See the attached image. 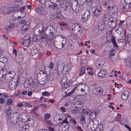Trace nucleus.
Instances as JSON below:
<instances>
[{
  "mask_svg": "<svg viewBox=\"0 0 131 131\" xmlns=\"http://www.w3.org/2000/svg\"><path fill=\"white\" fill-rule=\"evenodd\" d=\"M60 30L62 31L66 28L67 24L65 23H62L59 24Z\"/></svg>",
  "mask_w": 131,
  "mask_h": 131,
  "instance_id": "obj_26",
  "label": "nucleus"
},
{
  "mask_svg": "<svg viewBox=\"0 0 131 131\" xmlns=\"http://www.w3.org/2000/svg\"><path fill=\"white\" fill-rule=\"evenodd\" d=\"M7 75L10 78V80H12L15 77V73L13 71H9L7 73H6Z\"/></svg>",
  "mask_w": 131,
  "mask_h": 131,
  "instance_id": "obj_18",
  "label": "nucleus"
},
{
  "mask_svg": "<svg viewBox=\"0 0 131 131\" xmlns=\"http://www.w3.org/2000/svg\"><path fill=\"white\" fill-rule=\"evenodd\" d=\"M70 84L71 82L67 80L66 83L64 85L65 86H69L70 85Z\"/></svg>",
  "mask_w": 131,
  "mask_h": 131,
  "instance_id": "obj_52",
  "label": "nucleus"
},
{
  "mask_svg": "<svg viewBox=\"0 0 131 131\" xmlns=\"http://www.w3.org/2000/svg\"><path fill=\"white\" fill-rule=\"evenodd\" d=\"M102 12V9L101 7L99 5L97 6L96 8L95 9L93 12V14L94 16L97 17L101 15Z\"/></svg>",
  "mask_w": 131,
  "mask_h": 131,
  "instance_id": "obj_7",
  "label": "nucleus"
},
{
  "mask_svg": "<svg viewBox=\"0 0 131 131\" xmlns=\"http://www.w3.org/2000/svg\"><path fill=\"white\" fill-rule=\"evenodd\" d=\"M51 117V115L49 113H46L44 114V117L45 119H48Z\"/></svg>",
  "mask_w": 131,
  "mask_h": 131,
  "instance_id": "obj_37",
  "label": "nucleus"
},
{
  "mask_svg": "<svg viewBox=\"0 0 131 131\" xmlns=\"http://www.w3.org/2000/svg\"><path fill=\"white\" fill-rule=\"evenodd\" d=\"M34 80H32V82H31V86H30V89L32 91L34 90L36 88V85L37 83V82L34 81Z\"/></svg>",
  "mask_w": 131,
  "mask_h": 131,
  "instance_id": "obj_20",
  "label": "nucleus"
},
{
  "mask_svg": "<svg viewBox=\"0 0 131 131\" xmlns=\"http://www.w3.org/2000/svg\"><path fill=\"white\" fill-rule=\"evenodd\" d=\"M75 88H74V89L72 90L71 91L69 92H68V93H66L67 95L68 96H70L73 94L75 92Z\"/></svg>",
  "mask_w": 131,
  "mask_h": 131,
  "instance_id": "obj_36",
  "label": "nucleus"
},
{
  "mask_svg": "<svg viewBox=\"0 0 131 131\" xmlns=\"http://www.w3.org/2000/svg\"><path fill=\"white\" fill-rule=\"evenodd\" d=\"M98 28L101 30L103 31L105 28L106 26L104 23H103L102 21H101L98 24Z\"/></svg>",
  "mask_w": 131,
  "mask_h": 131,
  "instance_id": "obj_15",
  "label": "nucleus"
},
{
  "mask_svg": "<svg viewBox=\"0 0 131 131\" xmlns=\"http://www.w3.org/2000/svg\"><path fill=\"white\" fill-rule=\"evenodd\" d=\"M120 22L118 24V25L119 26H120L122 24L125 22V20H120Z\"/></svg>",
  "mask_w": 131,
  "mask_h": 131,
  "instance_id": "obj_61",
  "label": "nucleus"
},
{
  "mask_svg": "<svg viewBox=\"0 0 131 131\" xmlns=\"http://www.w3.org/2000/svg\"><path fill=\"white\" fill-rule=\"evenodd\" d=\"M68 80V77L66 75L63 76L60 79V82L62 85H64Z\"/></svg>",
  "mask_w": 131,
  "mask_h": 131,
  "instance_id": "obj_14",
  "label": "nucleus"
},
{
  "mask_svg": "<svg viewBox=\"0 0 131 131\" xmlns=\"http://www.w3.org/2000/svg\"><path fill=\"white\" fill-rule=\"evenodd\" d=\"M61 127L62 128L61 131H68V129H66L65 126L64 125L61 126Z\"/></svg>",
  "mask_w": 131,
  "mask_h": 131,
  "instance_id": "obj_48",
  "label": "nucleus"
},
{
  "mask_svg": "<svg viewBox=\"0 0 131 131\" xmlns=\"http://www.w3.org/2000/svg\"><path fill=\"white\" fill-rule=\"evenodd\" d=\"M103 89L100 87L95 88L92 90V93L95 95L100 96L103 93Z\"/></svg>",
  "mask_w": 131,
  "mask_h": 131,
  "instance_id": "obj_6",
  "label": "nucleus"
},
{
  "mask_svg": "<svg viewBox=\"0 0 131 131\" xmlns=\"http://www.w3.org/2000/svg\"><path fill=\"white\" fill-rule=\"evenodd\" d=\"M43 31L44 32L46 31L45 34L48 36L47 38L48 39L51 40L53 38L54 33L55 31V30L51 25H50L47 27L46 28H44L43 27H42V29Z\"/></svg>",
  "mask_w": 131,
  "mask_h": 131,
  "instance_id": "obj_2",
  "label": "nucleus"
},
{
  "mask_svg": "<svg viewBox=\"0 0 131 131\" xmlns=\"http://www.w3.org/2000/svg\"><path fill=\"white\" fill-rule=\"evenodd\" d=\"M37 10L39 14H43L44 13V11L43 10V7L40 6L38 9Z\"/></svg>",
  "mask_w": 131,
  "mask_h": 131,
  "instance_id": "obj_27",
  "label": "nucleus"
},
{
  "mask_svg": "<svg viewBox=\"0 0 131 131\" xmlns=\"http://www.w3.org/2000/svg\"><path fill=\"white\" fill-rule=\"evenodd\" d=\"M127 41L129 44L131 45V36H129L128 35L127 36Z\"/></svg>",
  "mask_w": 131,
  "mask_h": 131,
  "instance_id": "obj_43",
  "label": "nucleus"
},
{
  "mask_svg": "<svg viewBox=\"0 0 131 131\" xmlns=\"http://www.w3.org/2000/svg\"><path fill=\"white\" fill-rule=\"evenodd\" d=\"M96 5V3H94L93 4L92 3H91V8H93Z\"/></svg>",
  "mask_w": 131,
  "mask_h": 131,
  "instance_id": "obj_60",
  "label": "nucleus"
},
{
  "mask_svg": "<svg viewBox=\"0 0 131 131\" xmlns=\"http://www.w3.org/2000/svg\"><path fill=\"white\" fill-rule=\"evenodd\" d=\"M99 113V111L97 109H94L91 113V131H101L102 125L98 126L99 122L95 118Z\"/></svg>",
  "mask_w": 131,
  "mask_h": 131,
  "instance_id": "obj_1",
  "label": "nucleus"
},
{
  "mask_svg": "<svg viewBox=\"0 0 131 131\" xmlns=\"http://www.w3.org/2000/svg\"><path fill=\"white\" fill-rule=\"evenodd\" d=\"M62 123H66L67 124L68 123V122L67 121V118H65L63 121L62 122Z\"/></svg>",
  "mask_w": 131,
  "mask_h": 131,
  "instance_id": "obj_56",
  "label": "nucleus"
},
{
  "mask_svg": "<svg viewBox=\"0 0 131 131\" xmlns=\"http://www.w3.org/2000/svg\"><path fill=\"white\" fill-rule=\"evenodd\" d=\"M53 63L52 62H50L48 66L49 69V71H50V70H51L53 68Z\"/></svg>",
  "mask_w": 131,
  "mask_h": 131,
  "instance_id": "obj_41",
  "label": "nucleus"
},
{
  "mask_svg": "<svg viewBox=\"0 0 131 131\" xmlns=\"http://www.w3.org/2000/svg\"><path fill=\"white\" fill-rule=\"evenodd\" d=\"M17 106L18 107H21L24 106V104L23 103H20L17 104Z\"/></svg>",
  "mask_w": 131,
  "mask_h": 131,
  "instance_id": "obj_55",
  "label": "nucleus"
},
{
  "mask_svg": "<svg viewBox=\"0 0 131 131\" xmlns=\"http://www.w3.org/2000/svg\"><path fill=\"white\" fill-rule=\"evenodd\" d=\"M124 126L125 127L128 129L129 131H131V128L129 126L126 124H124Z\"/></svg>",
  "mask_w": 131,
  "mask_h": 131,
  "instance_id": "obj_54",
  "label": "nucleus"
},
{
  "mask_svg": "<svg viewBox=\"0 0 131 131\" xmlns=\"http://www.w3.org/2000/svg\"><path fill=\"white\" fill-rule=\"evenodd\" d=\"M108 5V3L107 2H106L105 3L103 4V6L105 8H108L109 6H108L107 5Z\"/></svg>",
  "mask_w": 131,
  "mask_h": 131,
  "instance_id": "obj_57",
  "label": "nucleus"
},
{
  "mask_svg": "<svg viewBox=\"0 0 131 131\" xmlns=\"http://www.w3.org/2000/svg\"><path fill=\"white\" fill-rule=\"evenodd\" d=\"M72 65L71 64L69 63L66 65L64 66V68L66 69V71H69L72 68Z\"/></svg>",
  "mask_w": 131,
  "mask_h": 131,
  "instance_id": "obj_28",
  "label": "nucleus"
},
{
  "mask_svg": "<svg viewBox=\"0 0 131 131\" xmlns=\"http://www.w3.org/2000/svg\"><path fill=\"white\" fill-rule=\"evenodd\" d=\"M23 114L22 113L21 115H19L17 113L12 114L10 118L11 123L13 124H15L18 122H21L23 120L22 116Z\"/></svg>",
  "mask_w": 131,
  "mask_h": 131,
  "instance_id": "obj_3",
  "label": "nucleus"
},
{
  "mask_svg": "<svg viewBox=\"0 0 131 131\" xmlns=\"http://www.w3.org/2000/svg\"><path fill=\"white\" fill-rule=\"evenodd\" d=\"M11 112V109L9 107L7 106L5 107V112L6 113V116L9 115L10 114Z\"/></svg>",
  "mask_w": 131,
  "mask_h": 131,
  "instance_id": "obj_23",
  "label": "nucleus"
},
{
  "mask_svg": "<svg viewBox=\"0 0 131 131\" xmlns=\"http://www.w3.org/2000/svg\"><path fill=\"white\" fill-rule=\"evenodd\" d=\"M5 102V100L2 98L1 97L0 98V103L3 104Z\"/></svg>",
  "mask_w": 131,
  "mask_h": 131,
  "instance_id": "obj_53",
  "label": "nucleus"
},
{
  "mask_svg": "<svg viewBox=\"0 0 131 131\" xmlns=\"http://www.w3.org/2000/svg\"><path fill=\"white\" fill-rule=\"evenodd\" d=\"M16 60L18 62H21L23 60V58L20 55L16 56Z\"/></svg>",
  "mask_w": 131,
  "mask_h": 131,
  "instance_id": "obj_29",
  "label": "nucleus"
},
{
  "mask_svg": "<svg viewBox=\"0 0 131 131\" xmlns=\"http://www.w3.org/2000/svg\"><path fill=\"white\" fill-rule=\"evenodd\" d=\"M18 124L19 126L21 127L22 128L23 127L24 125H25L24 124V122H23L22 120L21 121V122H18Z\"/></svg>",
  "mask_w": 131,
  "mask_h": 131,
  "instance_id": "obj_39",
  "label": "nucleus"
},
{
  "mask_svg": "<svg viewBox=\"0 0 131 131\" xmlns=\"http://www.w3.org/2000/svg\"><path fill=\"white\" fill-rule=\"evenodd\" d=\"M85 68L84 67H82L80 70L79 74L80 75H82L85 72Z\"/></svg>",
  "mask_w": 131,
  "mask_h": 131,
  "instance_id": "obj_32",
  "label": "nucleus"
},
{
  "mask_svg": "<svg viewBox=\"0 0 131 131\" xmlns=\"http://www.w3.org/2000/svg\"><path fill=\"white\" fill-rule=\"evenodd\" d=\"M45 83V81L43 79L39 81V83L40 85L44 84Z\"/></svg>",
  "mask_w": 131,
  "mask_h": 131,
  "instance_id": "obj_47",
  "label": "nucleus"
},
{
  "mask_svg": "<svg viewBox=\"0 0 131 131\" xmlns=\"http://www.w3.org/2000/svg\"><path fill=\"white\" fill-rule=\"evenodd\" d=\"M32 78H30L29 79H28L24 84V87L26 88H28L31 85V82H32Z\"/></svg>",
  "mask_w": 131,
  "mask_h": 131,
  "instance_id": "obj_12",
  "label": "nucleus"
},
{
  "mask_svg": "<svg viewBox=\"0 0 131 131\" xmlns=\"http://www.w3.org/2000/svg\"><path fill=\"white\" fill-rule=\"evenodd\" d=\"M51 0H47V1H46L45 5L46 6H47L48 7H50V6L51 5Z\"/></svg>",
  "mask_w": 131,
  "mask_h": 131,
  "instance_id": "obj_34",
  "label": "nucleus"
},
{
  "mask_svg": "<svg viewBox=\"0 0 131 131\" xmlns=\"http://www.w3.org/2000/svg\"><path fill=\"white\" fill-rule=\"evenodd\" d=\"M111 42L112 43L113 47H118V46L116 42L115 37L114 36L112 35L111 36Z\"/></svg>",
  "mask_w": 131,
  "mask_h": 131,
  "instance_id": "obj_22",
  "label": "nucleus"
},
{
  "mask_svg": "<svg viewBox=\"0 0 131 131\" xmlns=\"http://www.w3.org/2000/svg\"><path fill=\"white\" fill-rule=\"evenodd\" d=\"M30 22L29 21H27L22 27V29L24 31L27 30L29 27Z\"/></svg>",
  "mask_w": 131,
  "mask_h": 131,
  "instance_id": "obj_13",
  "label": "nucleus"
},
{
  "mask_svg": "<svg viewBox=\"0 0 131 131\" xmlns=\"http://www.w3.org/2000/svg\"><path fill=\"white\" fill-rule=\"evenodd\" d=\"M31 39V38H29L27 39H25L23 40L21 44L24 47H28L30 45Z\"/></svg>",
  "mask_w": 131,
  "mask_h": 131,
  "instance_id": "obj_9",
  "label": "nucleus"
},
{
  "mask_svg": "<svg viewBox=\"0 0 131 131\" xmlns=\"http://www.w3.org/2000/svg\"><path fill=\"white\" fill-rule=\"evenodd\" d=\"M85 14L82 15L81 19L82 21L84 22H86L87 21L89 18H90V12L89 10H86L85 13Z\"/></svg>",
  "mask_w": 131,
  "mask_h": 131,
  "instance_id": "obj_8",
  "label": "nucleus"
},
{
  "mask_svg": "<svg viewBox=\"0 0 131 131\" xmlns=\"http://www.w3.org/2000/svg\"><path fill=\"white\" fill-rule=\"evenodd\" d=\"M8 8L7 7H3L2 6L1 7V9L2 11L3 12H4L5 13V12H6L7 13H8L9 12V11H7V10L8 9Z\"/></svg>",
  "mask_w": 131,
  "mask_h": 131,
  "instance_id": "obj_38",
  "label": "nucleus"
},
{
  "mask_svg": "<svg viewBox=\"0 0 131 131\" xmlns=\"http://www.w3.org/2000/svg\"><path fill=\"white\" fill-rule=\"evenodd\" d=\"M124 1L126 4H131V0H124Z\"/></svg>",
  "mask_w": 131,
  "mask_h": 131,
  "instance_id": "obj_58",
  "label": "nucleus"
},
{
  "mask_svg": "<svg viewBox=\"0 0 131 131\" xmlns=\"http://www.w3.org/2000/svg\"><path fill=\"white\" fill-rule=\"evenodd\" d=\"M25 106H27L29 107H32V105L28 103H26L25 104Z\"/></svg>",
  "mask_w": 131,
  "mask_h": 131,
  "instance_id": "obj_63",
  "label": "nucleus"
},
{
  "mask_svg": "<svg viewBox=\"0 0 131 131\" xmlns=\"http://www.w3.org/2000/svg\"><path fill=\"white\" fill-rule=\"evenodd\" d=\"M42 94L43 96L49 97L50 95V93L47 91H45L42 93Z\"/></svg>",
  "mask_w": 131,
  "mask_h": 131,
  "instance_id": "obj_44",
  "label": "nucleus"
},
{
  "mask_svg": "<svg viewBox=\"0 0 131 131\" xmlns=\"http://www.w3.org/2000/svg\"><path fill=\"white\" fill-rule=\"evenodd\" d=\"M82 87H84V88L81 89V92H83L84 91L87 90L89 89L88 86L87 85H82Z\"/></svg>",
  "mask_w": 131,
  "mask_h": 131,
  "instance_id": "obj_30",
  "label": "nucleus"
},
{
  "mask_svg": "<svg viewBox=\"0 0 131 131\" xmlns=\"http://www.w3.org/2000/svg\"><path fill=\"white\" fill-rule=\"evenodd\" d=\"M25 7V6H23L20 8V11L21 13L23 14L24 13V10Z\"/></svg>",
  "mask_w": 131,
  "mask_h": 131,
  "instance_id": "obj_51",
  "label": "nucleus"
},
{
  "mask_svg": "<svg viewBox=\"0 0 131 131\" xmlns=\"http://www.w3.org/2000/svg\"><path fill=\"white\" fill-rule=\"evenodd\" d=\"M70 121L73 124H76L77 123V122L73 118L71 119H70Z\"/></svg>",
  "mask_w": 131,
  "mask_h": 131,
  "instance_id": "obj_50",
  "label": "nucleus"
},
{
  "mask_svg": "<svg viewBox=\"0 0 131 131\" xmlns=\"http://www.w3.org/2000/svg\"><path fill=\"white\" fill-rule=\"evenodd\" d=\"M110 13L112 14H115L117 11V7L116 6H113L111 7L109 10Z\"/></svg>",
  "mask_w": 131,
  "mask_h": 131,
  "instance_id": "obj_19",
  "label": "nucleus"
},
{
  "mask_svg": "<svg viewBox=\"0 0 131 131\" xmlns=\"http://www.w3.org/2000/svg\"><path fill=\"white\" fill-rule=\"evenodd\" d=\"M38 51L37 49H34L31 51V53L33 54H35L38 52Z\"/></svg>",
  "mask_w": 131,
  "mask_h": 131,
  "instance_id": "obj_45",
  "label": "nucleus"
},
{
  "mask_svg": "<svg viewBox=\"0 0 131 131\" xmlns=\"http://www.w3.org/2000/svg\"><path fill=\"white\" fill-rule=\"evenodd\" d=\"M106 71L104 69L101 70L98 73V76L100 78H103L105 76Z\"/></svg>",
  "mask_w": 131,
  "mask_h": 131,
  "instance_id": "obj_16",
  "label": "nucleus"
},
{
  "mask_svg": "<svg viewBox=\"0 0 131 131\" xmlns=\"http://www.w3.org/2000/svg\"><path fill=\"white\" fill-rule=\"evenodd\" d=\"M53 9L54 10L57 11L58 9V7L57 4H55L51 6Z\"/></svg>",
  "mask_w": 131,
  "mask_h": 131,
  "instance_id": "obj_40",
  "label": "nucleus"
},
{
  "mask_svg": "<svg viewBox=\"0 0 131 131\" xmlns=\"http://www.w3.org/2000/svg\"><path fill=\"white\" fill-rule=\"evenodd\" d=\"M110 14L108 13L104 14L102 17V19L105 22L109 20L110 18Z\"/></svg>",
  "mask_w": 131,
  "mask_h": 131,
  "instance_id": "obj_21",
  "label": "nucleus"
},
{
  "mask_svg": "<svg viewBox=\"0 0 131 131\" xmlns=\"http://www.w3.org/2000/svg\"><path fill=\"white\" fill-rule=\"evenodd\" d=\"M33 93L31 91H29L27 93V95L28 96H30Z\"/></svg>",
  "mask_w": 131,
  "mask_h": 131,
  "instance_id": "obj_64",
  "label": "nucleus"
},
{
  "mask_svg": "<svg viewBox=\"0 0 131 131\" xmlns=\"http://www.w3.org/2000/svg\"><path fill=\"white\" fill-rule=\"evenodd\" d=\"M34 120L31 118H29L27 121V124L29 125L30 127L34 125Z\"/></svg>",
  "mask_w": 131,
  "mask_h": 131,
  "instance_id": "obj_24",
  "label": "nucleus"
},
{
  "mask_svg": "<svg viewBox=\"0 0 131 131\" xmlns=\"http://www.w3.org/2000/svg\"><path fill=\"white\" fill-rule=\"evenodd\" d=\"M58 69L59 72L62 71L63 69V67L61 65L59 66L58 67Z\"/></svg>",
  "mask_w": 131,
  "mask_h": 131,
  "instance_id": "obj_46",
  "label": "nucleus"
},
{
  "mask_svg": "<svg viewBox=\"0 0 131 131\" xmlns=\"http://www.w3.org/2000/svg\"><path fill=\"white\" fill-rule=\"evenodd\" d=\"M110 56H113L114 55V51L113 50H111L110 52Z\"/></svg>",
  "mask_w": 131,
  "mask_h": 131,
  "instance_id": "obj_62",
  "label": "nucleus"
},
{
  "mask_svg": "<svg viewBox=\"0 0 131 131\" xmlns=\"http://www.w3.org/2000/svg\"><path fill=\"white\" fill-rule=\"evenodd\" d=\"M19 12H16L13 15V18L15 19H18L19 18H21V16L19 15Z\"/></svg>",
  "mask_w": 131,
  "mask_h": 131,
  "instance_id": "obj_25",
  "label": "nucleus"
},
{
  "mask_svg": "<svg viewBox=\"0 0 131 131\" xmlns=\"http://www.w3.org/2000/svg\"><path fill=\"white\" fill-rule=\"evenodd\" d=\"M37 1H39L41 4H45L46 2V0H36Z\"/></svg>",
  "mask_w": 131,
  "mask_h": 131,
  "instance_id": "obj_49",
  "label": "nucleus"
},
{
  "mask_svg": "<svg viewBox=\"0 0 131 131\" xmlns=\"http://www.w3.org/2000/svg\"><path fill=\"white\" fill-rule=\"evenodd\" d=\"M129 4H126L123 5V6L122 7V9H129L130 8L129 5H128Z\"/></svg>",
  "mask_w": 131,
  "mask_h": 131,
  "instance_id": "obj_35",
  "label": "nucleus"
},
{
  "mask_svg": "<svg viewBox=\"0 0 131 131\" xmlns=\"http://www.w3.org/2000/svg\"><path fill=\"white\" fill-rule=\"evenodd\" d=\"M29 125H29L27 124L25 125H24L23 127L22 128V129H24V131H29V128L30 127Z\"/></svg>",
  "mask_w": 131,
  "mask_h": 131,
  "instance_id": "obj_33",
  "label": "nucleus"
},
{
  "mask_svg": "<svg viewBox=\"0 0 131 131\" xmlns=\"http://www.w3.org/2000/svg\"><path fill=\"white\" fill-rule=\"evenodd\" d=\"M7 104V105H10L12 103V100L10 98L8 99L6 102Z\"/></svg>",
  "mask_w": 131,
  "mask_h": 131,
  "instance_id": "obj_42",
  "label": "nucleus"
},
{
  "mask_svg": "<svg viewBox=\"0 0 131 131\" xmlns=\"http://www.w3.org/2000/svg\"><path fill=\"white\" fill-rule=\"evenodd\" d=\"M72 31L73 34L77 36H79L82 32L80 26L77 24H75L72 26Z\"/></svg>",
  "mask_w": 131,
  "mask_h": 131,
  "instance_id": "obj_4",
  "label": "nucleus"
},
{
  "mask_svg": "<svg viewBox=\"0 0 131 131\" xmlns=\"http://www.w3.org/2000/svg\"><path fill=\"white\" fill-rule=\"evenodd\" d=\"M88 110L87 109H83L80 108V109H79L78 111L80 113H88Z\"/></svg>",
  "mask_w": 131,
  "mask_h": 131,
  "instance_id": "obj_31",
  "label": "nucleus"
},
{
  "mask_svg": "<svg viewBox=\"0 0 131 131\" xmlns=\"http://www.w3.org/2000/svg\"><path fill=\"white\" fill-rule=\"evenodd\" d=\"M104 61L102 59H99L95 63L96 67L97 68H100L104 65Z\"/></svg>",
  "mask_w": 131,
  "mask_h": 131,
  "instance_id": "obj_11",
  "label": "nucleus"
},
{
  "mask_svg": "<svg viewBox=\"0 0 131 131\" xmlns=\"http://www.w3.org/2000/svg\"><path fill=\"white\" fill-rule=\"evenodd\" d=\"M129 94L128 91L125 90L122 93L121 95V98L123 100H126L128 98Z\"/></svg>",
  "mask_w": 131,
  "mask_h": 131,
  "instance_id": "obj_10",
  "label": "nucleus"
},
{
  "mask_svg": "<svg viewBox=\"0 0 131 131\" xmlns=\"http://www.w3.org/2000/svg\"><path fill=\"white\" fill-rule=\"evenodd\" d=\"M54 44L56 47L59 49L62 48L64 45V44L62 42L55 41L54 42Z\"/></svg>",
  "mask_w": 131,
  "mask_h": 131,
  "instance_id": "obj_17",
  "label": "nucleus"
},
{
  "mask_svg": "<svg viewBox=\"0 0 131 131\" xmlns=\"http://www.w3.org/2000/svg\"><path fill=\"white\" fill-rule=\"evenodd\" d=\"M4 64L2 62H0V79L2 80L5 77L6 73V69L4 68Z\"/></svg>",
  "mask_w": 131,
  "mask_h": 131,
  "instance_id": "obj_5",
  "label": "nucleus"
},
{
  "mask_svg": "<svg viewBox=\"0 0 131 131\" xmlns=\"http://www.w3.org/2000/svg\"><path fill=\"white\" fill-rule=\"evenodd\" d=\"M26 22L24 19H22L20 20L19 23H20V24L24 25V23H26Z\"/></svg>",
  "mask_w": 131,
  "mask_h": 131,
  "instance_id": "obj_59",
  "label": "nucleus"
}]
</instances>
